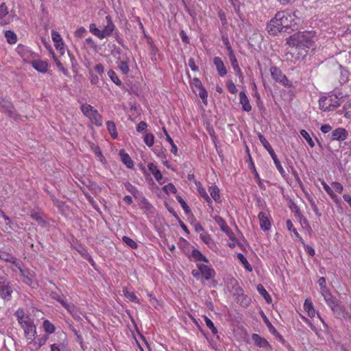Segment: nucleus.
<instances>
[{
    "label": "nucleus",
    "instance_id": "f03ea898",
    "mask_svg": "<svg viewBox=\"0 0 351 351\" xmlns=\"http://www.w3.org/2000/svg\"><path fill=\"white\" fill-rule=\"evenodd\" d=\"M342 97V93H339L338 95L335 94L328 97L323 96L319 99V108L325 112L332 110L341 105L339 99Z\"/></svg>",
    "mask_w": 351,
    "mask_h": 351
},
{
    "label": "nucleus",
    "instance_id": "7ed1b4c3",
    "mask_svg": "<svg viewBox=\"0 0 351 351\" xmlns=\"http://www.w3.org/2000/svg\"><path fill=\"white\" fill-rule=\"evenodd\" d=\"M283 23H267L266 29L268 32L269 35L276 36L278 33H280L282 35H285L286 33L290 34L291 33L295 27L297 23H293L291 25H282Z\"/></svg>",
    "mask_w": 351,
    "mask_h": 351
},
{
    "label": "nucleus",
    "instance_id": "4468645a",
    "mask_svg": "<svg viewBox=\"0 0 351 351\" xmlns=\"http://www.w3.org/2000/svg\"><path fill=\"white\" fill-rule=\"evenodd\" d=\"M13 289L10 283H5L2 287H0V298L4 301H10L12 298Z\"/></svg>",
    "mask_w": 351,
    "mask_h": 351
},
{
    "label": "nucleus",
    "instance_id": "cd10ccee",
    "mask_svg": "<svg viewBox=\"0 0 351 351\" xmlns=\"http://www.w3.org/2000/svg\"><path fill=\"white\" fill-rule=\"evenodd\" d=\"M51 297L60 302L66 310L71 311V306L67 304L57 292L52 291L51 293Z\"/></svg>",
    "mask_w": 351,
    "mask_h": 351
},
{
    "label": "nucleus",
    "instance_id": "6ab92c4d",
    "mask_svg": "<svg viewBox=\"0 0 351 351\" xmlns=\"http://www.w3.org/2000/svg\"><path fill=\"white\" fill-rule=\"evenodd\" d=\"M213 63L216 66L218 74L223 77L227 74L226 68L219 57H215L213 59Z\"/></svg>",
    "mask_w": 351,
    "mask_h": 351
},
{
    "label": "nucleus",
    "instance_id": "c9c22d12",
    "mask_svg": "<svg viewBox=\"0 0 351 351\" xmlns=\"http://www.w3.org/2000/svg\"><path fill=\"white\" fill-rule=\"evenodd\" d=\"M125 189L132 194L134 197H136V195H139V197H141V193L138 189L133 186L131 183L127 182L125 183Z\"/></svg>",
    "mask_w": 351,
    "mask_h": 351
},
{
    "label": "nucleus",
    "instance_id": "9b49d317",
    "mask_svg": "<svg viewBox=\"0 0 351 351\" xmlns=\"http://www.w3.org/2000/svg\"><path fill=\"white\" fill-rule=\"evenodd\" d=\"M197 267L205 280H209L215 277L216 273L212 267L204 264H197Z\"/></svg>",
    "mask_w": 351,
    "mask_h": 351
},
{
    "label": "nucleus",
    "instance_id": "5701e85b",
    "mask_svg": "<svg viewBox=\"0 0 351 351\" xmlns=\"http://www.w3.org/2000/svg\"><path fill=\"white\" fill-rule=\"evenodd\" d=\"M149 171L153 174L155 179L160 183V180L162 179V176L160 171L157 168V167L154 163H149L148 165Z\"/></svg>",
    "mask_w": 351,
    "mask_h": 351
},
{
    "label": "nucleus",
    "instance_id": "052dcab7",
    "mask_svg": "<svg viewBox=\"0 0 351 351\" xmlns=\"http://www.w3.org/2000/svg\"><path fill=\"white\" fill-rule=\"evenodd\" d=\"M322 184L326 192L330 196L332 199H335L336 195L333 193L332 189L326 182H322Z\"/></svg>",
    "mask_w": 351,
    "mask_h": 351
},
{
    "label": "nucleus",
    "instance_id": "bf43d9fd",
    "mask_svg": "<svg viewBox=\"0 0 351 351\" xmlns=\"http://www.w3.org/2000/svg\"><path fill=\"white\" fill-rule=\"evenodd\" d=\"M30 217L34 219L35 221H36L38 223H45V221L43 220V219L40 217V215H39V213L35 212V211H32L31 213V215H30Z\"/></svg>",
    "mask_w": 351,
    "mask_h": 351
},
{
    "label": "nucleus",
    "instance_id": "774afa93",
    "mask_svg": "<svg viewBox=\"0 0 351 351\" xmlns=\"http://www.w3.org/2000/svg\"><path fill=\"white\" fill-rule=\"evenodd\" d=\"M332 186L339 193H341L343 191V186L341 183L337 182H334L332 183Z\"/></svg>",
    "mask_w": 351,
    "mask_h": 351
},
{
    "label": "nucleus",
    "instance_id": "bb28decb",
    "mask_svg": "<svg viewBox=\"0 0 351 351\" xmlns=\"http://www.w3.org/2000/svg\"><path fill=\"white\" fill-rule=\"evenodd\" d=\"M304 308L311 317H313L315 315V310L313 307V302L310 299H306L304 304Z\"/></svg>",
    "mask_w": 351,
    "mask_h": 351
},
{
    "label": "nucleus",
    "instance_id": "1a4fd4ad",
    "mask_svg": "<svg viewBox=\"0 0 351 351\" xmlns=\"http://www.w3.org/2000/svg\"><path fill=\"white\" fill-rule=\"evenodd\" d=\"M25 319L26 321H23V323L21 325L24 330L27 338L32 339L36 333V326L34 324L33 320L29 315H27Z\"/></svg>",
    "mask_w": 351,
    "mask_h": 351
},
{
    "label": "nucleus",
    "instance_id": "c85d7f7f",
    "mask_svg": "<svg viewBox=\"0 0 351 351\" xmlns=\"http://www.w3.org/2000/svg\"><path fill=\"white\" fill-rule=\"evenodd\" d=\"M257 291L265 298L268 304L271 302L272 300L271 296L261 284H258L257 285Z\"/></svg>",
    "mask_w": 351,
    "mask_h": 351
},
{
    "label": "nucleus",
    "instance_id": "ddd939ff",
    "mask_svg": "<svg viewBox=\"0 0 351 351\" xmlns=\"http://www.w3.org/2000/svg\"><path fill=\"white\" fill-rule=\"evenodd\" d=\"M348 136V131L343 128H338L332 132V140L337 141H343L347 139Z\"/></svg>",
    "mask_w": 351,
    "mask_h": 351
},
{
    "label": "nucleus",
    "instance_id": "20e7f679",
    "mask_svg": "<svg viewBox=\"0 0 351 351\" xmlns=\"http://www.w3.org/2000/svg\"><path fill=\"white\" fill-rule=\"evenodd\" d=\"M258 137L260 140L261 144L265 148V149L269 152V155L272 158L278 170V171L280 173V174L282 176H285V171L284 169L282 168L280 162L277 158L276 154H275V152L274 151L273 148L270 145L269 143L267 141V140L265 138V136L261 133H258Z\"/></svg>",
    "mask_w": 351,
    "mask_h": 351
},
{
    "label": "nucleus",
    "instance_id": "393cba45",
    "mask_svg": "<svg viewBox=\"0 0 351 351\" xmlns=\"http://www.w3.org/2000/svg\"><path fill=\"white\" fill-rule=\"evenodd\" d=\"M330 308L333 311V313L335 315L337 318H341L342 317H344L345 308L341 304L340 302L339 303H337V304H335V305L332 306V307H330Z\"/></svg>",
    "mask_w": 351,
    "mask_h": 351
},
{
    "label": "nucleus",
    "instance_id": "8fccbe9b",
    "mask_svg": "<svg viewBox=\"0 0 351 351\" xmlns=\"http://www.w3.org/2000/svg\"><path fill=\"white\" fill-rule=\"evenodd\" d=\"M263 321L266 326H267L269 332L273 335H276V333H277V330L269 322V319L265 315H263Z\"/></svg>",
    "mask_w": 351,
    "mask_h": 351
},
{
    "label": "nucleus",
    "instance_id": "a211bd4d",
    "mask_svg": "<svg viewBox=\"0 0 351 351\" xmlns=\"http://www.w3.org/2000/svg\"><path fill=\"white\" fill-rule=\"evenodd\" d=\"M197 191L199 195L207 202L208 206L213 209V202L210 197L206 191V189L202 186L199 182H195Z\"/></svg>",
    "mask_w": 351,
    "mask_h": 351
},
{
    "label": "nucleus",
    "instance_id": "aec40b11",
    "mask_svg": "<svg viewBox=\"0 0 351 351\" xmlns=\"http://www.w3.org/2000/svg\"><path fill=\"white\" fill-rule=\"evenodd\" d=\"M240 104L242 105L243 111L250 112L252 110V106L249 102V99L244 91H241L239 93Z\"/></svg>",
    "mask_w": 351,
    "mask_h": 351
},
{
    "label": "nucleus",
    "instance_id": "72a5a7b5",
    "mask_svg": "<svg viewBox=\"0 0 351 351\" xmlns=\"http://www.w3.org/2000/svg\"><path fill=\"white\" fill-rule=\"evenodd\" d=\"M238 259L241 261V263L243 265L244 267L248 271H252V267L251 265L248 263L247 258L244 256V255L241 253H239L237 254Z\"/></svg>",
    "mask_w": 351,
    "mask_h": 351
},
{
    "label": "nucleus",
    "instance_id": "3c124183",
    "mask_svg": "<svg viewBox=\"0 0 351 351\" xmlns=\"http://www.w3.org/2000/svg\"><path fill=\"white\" fill-rule=\"evenodd\" d=\"M82 111L86 115L89 117L90 114L95 110L89 104H84L81 106Z\"/></svg>",
    "mask_w": 351,
    "mask_h": 351
},
{
    "label": "nucleus",
    "instance_id": "69168bd1",
    "mask_svg": "<svg viewBox=\"0 0 351 351\" xmlns=\"http://www.w3.org/2000/svg\"><path fill=\"white\" fill-rule=\"evenodd\" d=\"M19 268L20 269V271H21V273L22 274V276L23 277V281L25 284H27L28 285H31L32 283V279L29 276H28L27 275H25L24 274V271L22 269H21L19 266Z\"/></svg>",
    "mask_w": 351,
    "mask_h": 351
},
{
    "label": "nucleus",
    "instance_id": "e433bc0d",
    "mask_svg": "<svg viewBox=\"0 0 351 351\" xmlns=\"http://www.w3.org/2000/svg\"><path fill=\"white\" fill-rule=\"evenodd\" d=\"M287 228L289 230L292 231L295 237L299 239L302 243H304L303 239L300 237L298 231L295 228H293V223L290 219L287 220L286 221Z\"/></svg>",
    "mask_w": 351,
    "mask_h": 351
},
{
    "label": "nucleus",
    "instance_id": "864d4df0",
    "mask_svg": "<svg viewBox=\"0 0 351 351\" xmlns=\"http://www.w3.org/2000/svg\"><path fill=\"white\" fill-rule=\"evenodd\" d=\"M343 114L346 118L351 117V102H346L343 106Z\"/></svg>",
    "mask_w": 351,
    "mask_h": 351
},
{
    "label": "nucleus",
    "instance_id": "2eb2a0df",
    "mask_svg": "<svg viewBox=\"0 0 351 351\" xmlns=\"http://www.w3.org/2000/svg\"><path fill=\"white\" fill-rule=\"evenodd\" d=\"M32 66L37 71L45 73L48 71L49 64L47 62L42 60H34L32 61Z\"/></svg>",
    "mask_w": 351,
    "mask_h": 351
},
{
    "label": "nucleus",
    "instance_id": "0eeeda50",
    "mask_svg": "<svg viewBox=\"0 0 351 351\" xmlns=\"http://www.w3.org/2000/svg\"><path fill=\"white\" fill-rule=\"evenodd\" d=\"M272 78L277 82L283 86L290 88L292 86V82L288 80L285 75L282 74L281 70L276 66H271L270 69Z\"/></svg>",
    "mask_w": 351,
    "mask_h": 351
},
{
    "label": "nucleus",
    "instance_id": "39448f33",
    "mask_svg": "<svg viewBox=\"0 0 351 351\" xmlns=\"http://www.w3.org/2000/svg\"><path fill=\"white\" fill-rule=\"evenodd\" d=\"M114 29L115 26L114 23H107V25L101 29L97 27L95 23H90L89 26L90 32L99 39L110 36L114 31Z\"/></svg>",
    "mask_w": 351,
    "mask_h": 351
},
{
    "label": "nucleus",
    "instance_id": "9d476101",
    "mask_svg": "<svg viewBox=\"0 0 351 351\" xmlns=\"http://www.w3.org/2000/svg\"><path fill=\"white\" fill-rule=\"evenodd\" d=\"M0 106L8 113L10 117L14 120H18L20 118V115L17 114L10 101L0 97Z\"/></svg>",
    "mask_w": 351,
    "mask_h": 351
},
{
    "label": "nucleus",
    "instance_id": "ea45409f",
    "mask_svg": "<svg viewBox=\"0 0 351 351\" xmlns=\"http://www.w3.org/2000/svg\"><path fill=\"white\" fill-rule=\"evenodd\" d=\"M290 208L293 212H294L295 217L299 219L300 223H302V214L301 213L299 207L294 203H292L291 206H290Z\"/></svg>",
    "mask_w": 351,
    "mask_h": 351
},
{
    "label": "nucleus",
    "instance_id": "58836bf2",
    "mask_svg": "<svg viewBox=\"0 0 351 351\" xmlns=\"http://www.w3.org/2000/svg\"><path fill=\"white\" fill-rule=\"evenodd\" d=\"M176 199H177L178 202L180 204L181 206L182 207V208L184 209V210L186 215L191 213V210L189 206L187 205L186 202L183 199V198L180 195H177Z\"/></svg>",
    "mask_w": 351,
    "mask_h": 351
},
{
    "label": "nucleus",
    "instance_id": "423d86ee",
    "mask_svg": "<svg viewBox=\"0 0 351 351\" xmlns=\"http://www.w3.org/2000/svg\"><path fill=\"white\" fill-rule=\"evenodd\" d=\"M233 297L237 303L244 308L248 307L251 304V298L244 293L243 289L241 287L237 286L233 287Z\"/></svg>",
    "mask_w": 351,
    "mask_h": 351
},
{
    "label": "nucleus",
    "instance_id": "f3484780",
    "mask_svg": "<svg viewBox=\"0 0 351 351\" xmlns=\"http://www.w3.org/2000/svg\"><path fill=\"white\" fill-rule=\"evenodd\" d=\"M258 217L259 219L261 228L264 231L269 230L271 227V223L266 213L261 212L259 213Z\"/></svg>",
    "mask_w": 351,
    "mask_h": 351
},
{
    "label": "nucleus",
    "instance_id": "13d9d810",
    "mask_svg": "<svg viewBox=\"0 0 351 351\" xmlns=\"http://www.w3.org/2000/svg\"><path fill=\"white\" fill-rule=\"evenodd\" d=\"M308 199L311 206L312 209L313 210V211L315 212V215L317 217H320L322 215V213H319L318 208H317V205L315 204V202L313 201V199L310 197H308Z\"/></svg>",
    "mask_w": 351,
    "mask_h": 351
},
{
    "label": "nucleus",
    "instance_id": "5fc2aeb1",
    "mask_svg": "<svg viewBox=\"0 0 351 351\" xmlns=\"http://www.w3.org/2000/svg\"><path fill=\"white\" fill-rule=\"evenodd\" d=\"M229 59L234 71H238L239 73H240V68L236 56H232V57H229Z\"/></svg>",
    "mask_w": 351,
    "mask_h": 351
},
{
    "label": "nucleus",
    "instance_id": "412c9836",
    "mask_svg": "<svg viewBox=\"0 0 351 351\" xmlns=\"http://www.w3.org/2000/svg\"><path fill=\"white\" fill-rule=\"evenodd\" d=\"M119 155L121 158V161L128 169H132L134 167L133 160L131 159L130 156L125 153L123 149L119 150Z\"/></svg>",
    "mask_w": 351,
    "mask_h": 351
},
{
    "label": "nucleus",
    "instance_id": "f704fd0d",
    "mask_svg": "<svg viewBox=\"0 0 351 351\" xmlns=\"http://www.w3.org/2000/svg\"><path fill=\"white\" fill-rule=\"evenodd\" d=\"M123 291L125 298L130 301L135 303H139V300L134 292L129 291L126 288H124Z\"/></svg>",
    "mask_w": 351,
    "mask_h": 351
},
{
    "label": "nucleus",
    "instance_id": "b1692460",
    "mask_svg": "<svg viewBox=\"0 0 351 351\" xmlns=\"http://www.w3.org/2000/svg\"><path fill=\"white\" fill-rule=\"evenodd\" d=\"M191 257L196 261H202L206 263L209 262L208 259L196 248L192 250Z\"/></svg>",
    "mask_w": 351,
    "mask_h": 351
},
{
    "label": "nucleus",
    "instance_id": "473e14b6",
    "mask_svg": "<svg viewBox=\"0 0 351 351\" xmlns=\"http://www.w3.org/2000/svg\"><path fill=\"white\" fill-rule=\"evenodd\" d=\"M140 200V205L141 206L142 209H144L147 211L152 212V210L154 208L152 205L148 202V200L143 196V194L141 193V197Z\"/></svg>",
    "mask_w": 351,
    "mask_h": 351
},
{
    "label": "nucleus",
    "instance_id": "a878e982",
    "mask_svg": "<svg viewBox=\"0 0 351 351\" xmlns=\"http://www.w3.org/2000/svg\"><path fill=\"white\" fill-rule=\"evenodd\" d=\"M209 193L211 197L217 203H220L221 202V197L219 195V189L216 185H213L209 187Z\"/></svg>",
    "mask_w": 351,
    "mask_h": 351
},
{
    "label": "nucleus",
    "instance_id": "37998d69",
    "mask_svg": "<svg viewBox=\"0 0 351 351\" xmlns=\"http://www.w3.org/2000/svg\"><path fill=\"white\" fill-rule=\"evenodd\" d=\"M122 241L132 249H136L138 247L137 243L128 237L124 236L122 238Z\"/></svg>",
    "mask_w": 351,
    "mask_h": 351
},
{
    "label": "nucleus",
    "instance_id": "09e8293b",
    "mask_svg": "<svg viewBox=\"0 0 351 351\" xmlns=\"http://www.w3.org/2000/svg\"><path fill=\"white\" fill-rule=\"evenodd\" d=\"M198 90H199V96L202 99L203 103L205 105H207L208 93H207L206 90L204 88V86L199 88Z\"/></svg>",
    "mask_w": 351,
    "mask_h": 351
},
{
    "label": "nucleus",
    "instance_id": "f8f14e48",
    "mask_svg": "<svg viewBox=\"0 0 351 351\" xmlns=\"http://www.w3.org/2000/svg\"><path fill=\"white\" fill-rule=\"evenodd\" d=\"M214 219L215 222L219 226L221 231L225 232L231 240L235 239L233 232L231 230V229L229 228V226L227 225L226 222L222 217H221L220 216H215L214 217Z\"/></svg>",
    "mask_w": 351,
    "mask_h": 351
},
{
    "label": "nucleus",
    "instance_id": "6e6d98bb",
    "mask_svg": "<svg viewBox=\"0 0 351 351\" xmlns=\"http://www.w3.org/2000/svg\"><path fill=\"white\" fill-rule=\"evenodd\" d=\"M47 339H48V337L46 335H45L42 336L41 337L38 338V339L36 341H34V343L38 345L37 348H40L42 346H43L46 343Z\"/></svg>",
    "mask_w": 351,
    "mask_h": 351
},
{
    "label": "nucleus",
    "instance_id": "c03bdc74",
    "mask_svg": "<svg viewBox=\"0 0 351 351\" xmlns=\"http://www.w3.org/2000/svg\"><path fill=\"white\" fill-rule=\"evenodd\" d=\"M108 75L114 84L119 86L121 84V81L119 79V77L117 76L116 73L113 70H109L108 71Z\"/></svg>",
    "mask_w": 351,
    "mask_h": 351
},
{
    "label": "nucleus",
    "instance_id": "a19ab883",
    "mask_svg": "<svg viewBox=\"0 0 351 351\" xmlns=\"http://www.w3.org/2000/svg\"><path fill=\"white\" fill-rule=\"evenodd\" d=\"M43 328L47 333L51 334L55 331V326L51 323L49 320H45L43 322Z\"/></svg>",
    "mask_w": 351,
    "mask_h": 351
},
{
    "label": "nucleus",
    "instance_id": "603ef678",
    "mask_svg": "<svg viewBox=\"0 0 351 351\" xmlns=\"http://www.w3.org/2000/svg\"><path fill=\"white\" fill-rule=\"evenodd\" d=\"M326 302L327 304L332 307V306L337 304L340 301L337 300L335 297L332 296V295H329L328 297L326 298L325 299Z\"/></svg>",
    "mask_w": 351,
    "mask_h": 351
},
{
    "label": "nucleus",
    "instance_id": "f257e3e1",
    "mask_svg": "<svg viewBox=\"0 0 351 351\" xmlns=\"http://www.w3.org/2000/svg\"><path fill=\"white\" fill-rule=\"evenodd\" d=\"M315 36L314 31L298 32L287 38V45L295 47L298 49H309L314 45L313 38Z\"/></svg>",
    "mask_w": 351,
    "mask_h": 351
},
{
    "label": "nucleus",
    "instance_id": "e2e57ef3",
    "mask_svg": "<svg viewBox=\"0 0 351 351\" xmlns=\"http://www.w3.org/2000/svg\"><path fill=\"white\" fill-rule=\"evenodd\" d=\"M167 141L170 143V145L171 146V152L173 154L176 155L177 152H178V147L175 145V143H173V139L171 138V136L169 135H167Z\"/></svg>",
    "mask_w": 351,
    "mask_h": 351
},
{
    "label": "nucleus",
    "instance_id": "49530a36",
    "mask_svg": "<svg viewBox=\"0 0 351 351\" xmlns=\"http://www.w3.org/2000/svg\"><path fill=\"white\" fill-rule=\"evenodd\" d=\"M162 191L167 194H169V192L173 194L177 193V189L172 183H169L168 184L162 187Z\"/></svg>",
    "mask_w": 351,
    "mask_h": 351
},
{
    "label": "nucleus",
    "instance_id": "338daca9",
    "mask_svg": "<svg viewBox=\"0 0 351 351\" xmlns=\"http://www.w3.org/2000/svg\"><path fill=\"white\" fill-rule=\"evenodd\" d=\"M51 36H52V40L54 43H57V42L60 43V41L62 40L60 34L55 30H52Z\"/></svg>",
    "mask_w": 351,
    "mask_h": 351
},
{
    "label": "nucleus",
    "instance_id": "6e6552de",
    "mask_svg": "<svg viewBox=\"0 0 351 351\" xmlns=\"http://www.w3.org/2000/svg\"><path fill=\"white\" fill-rule=\"evenodd\" d=\"M295 14L289 10H283L276 14L275 16L269 22H293Z\"/></svg>",
    "mask_w": 351,
    "mask_h": 351
},
{
    "label": "nucleus",
    "instance_id": "79ce46f5",
    "mask_svg": "<svg viewBox=\"0 0 351 351\" xmlns=\"http://www.w3.org/2000/svg\"><path fill=\"white\" fill-rule=\"evenodd\" d=\"M300 134L306 141L311 147H313L315 146L313 139L305 130H302L300 131Z\"/></svg>",
    "mask_w": 351,
    "mask_h": 351
},
{
    "label": "nucleus",
    "instance_id": "dca6fc26",
    "mask_svg": "<svg viewBox=\"0 0 351 351\" xmlns=\"http://www.w3.org/2000/svg\"><path fill=\"white\" fill-rule=\"evenodd\" d=\"M252 339L254 341L255 345L259 348H269L271 349V346L269 343V342L267 341L266 339L264 337H262L258 334H253L252 335Z\"/></svg>",
    "mask_w": 351,
    "mask_h": 351
},
{
    "label": "nucleus",
    "instance_id": "7c9ffc66",
    "mask_svg": "<svg viewBox=\"0 0 351 351\" xmlns=\"http://www.w3.org/2000/svg\"><path fill=\"white\" fill-rule=\"evenodd\" d=\"M5 37L6 38L7 42L10 45H14L17 42L16 34L11 30L5 32Z\"/></svg>",
    "mask_w": 351,
    "mask_h": 351
},
{
    "label": "nucleus",
    "instance_id": "0e129e2a",
    "mask_svg": "<svg viewBox=\"0 0 351 351\" xmlns=\"http://www.w3.org/2000/svg\"><path fill=\"white\" fill-rule=\"evenodd\" d=\"M200 238L202 240L204 243H205L207 245H209L210 243L212 241L211 237L208 233H204L200 234Z\"/></svg>",
    "mask_w": 351,
    "mask_h": 351
},
{
    "label": "nucleus",
    "instance_id": "2f4dec72",
    "mask_svg": "<svg viewBox=\"0 0 351 351\" xmlns=\"http://www.w3.org/2000/svg\"><path fill=\"white\" fill-rule=\"evenodd\" d=\"M107 129L110 134V136L112 138H116L118 136V133L117 132V128L115 123L113 121H108L106 123Z\"/></svg>",
    "mask_w": 351,
    "mask_h": 351
},
{
    "label": "nucleus",
    "instance_id": "4c0bfd02",
    "mask_svg": "<svg viewBox=\"0 0 351 351\" xmlns=\"http://www.w3.org/2000/svg\"><path fill=\"white\" fill-rule=\"evenodd\" d=\"M204 319L206 322V326L211 330L213 334L217 335L218 333V330L217 328L215 326L212 320L206 315L204 316Z\"/></svg>",
    "mask_w": 351,
    "mask_h": 351
},
{
    "label": "nucleus",
    "instance_id": "4be33fe9",
    "mask_svg": "<svg viewBox=\"0 0 351 351\" xmlns=\"http://www.w3.org/2000/svg\"><path fill=\"white\" fill-rule=\"evenodd\" d=\"M0 259L8 263H12L16 266H18L17 258L7 252H0Z\"/></svg>",
    "mask_w": 351,
    "mask_h": 351
},
{
    "label": "nucleus",
    "instance_id": "4d7b16f0",
    "mask_svg": "<svg viewBox=\"0 0 351 351\" xmlns=\"http://www.w3.org/2000/svg\"><path fill=\"white\" fill-rule=\"evenodd\" d=\"M226 87L230 93L232 94L237 93V88L232 80L227 82Z\"/></svg>",
    "mask_w": 351,
    "mask_h": 351
},
{
    "label": "nucleus",
    "instance_id": "c756f323",
    "mask_svg": "<svg viewBox=\"0 0 351 351\" xmlns=\"http://www.w3.org/2000/svg\"><path fill=\"white\" fill-rule=\"evenodd\" d=\"M92 122L97 126H100L102 124L101 116L98 113L97 110H94L92 114L88 117Z\"/></svg>",
    "mask_w": 351,
    "mask_h": 351
},
{
    "label": "nucleus",
    "instance_id": "a18cd8bd",
    "mask_svg": "<svg viewBox=\"0 0 351 351\" xmlns=\"http://www.w3.org/2000/svg\"><path fill=\"white\" fill-rule=\"evenodd\" d=\"M144 142L148 147H152L154 143V136L152 133H147L144 137Z\"/></svg>",
    "mask_w": 351,
    "mask_h": 351
},
{
    "label": "nucleus",
    "instance_id": "680f3d73",
    "mask_svg": "<svg viewBox=\"0 0 351 351\" xmlns=\"http://www.w3.org/2000/svg\"><path fill=\"white\" fill-rule=\"evenodd\" d=\"M119 67L123 74H127L129 72V66L128 62L125 61H121Z\"/></svg>",
    "mask_w": 351,
    "mask_h": 351
},
{
    "label": "nucleus",
    "instance_id": "de8ad7c7",
    "mask_svg": "<svg viewBox=\"0 0 351 351\" xmlns=\"http://www.w3.org/2000/svg\"><path fill=\"white\" fill-rule=\"evenodd\" d=\"M15 315L17 317L18 321L20 324H22L23 321H26L27 315H25V313L23 309H19L16 311Z\"/></svg>",
    "mask_w": 351,
    "mask_h": 351
}]
</instances>
